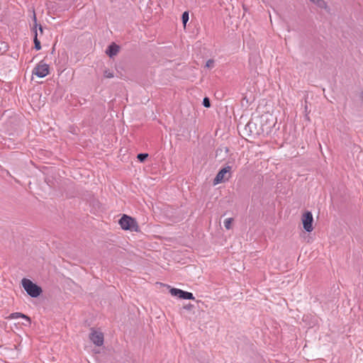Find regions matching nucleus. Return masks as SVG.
<instances>
[{"mask_svg": "<svg viewBox=\"0 0 363 363\" xmlns=\"http://www.w3.org/2000/svg\"><path fill=\"white\" fill-rule=\"evenodd\" d=\"M21 284L27 294L31 297L36 298L42 293V289L37 284H34L28 279L23 278Z\"/></svg>", "mask_w": 363, "mask_h": 363, "instance_id": "f257e3e1", "label": "nucleus"}, {"mask_svg": "<svg viewBox=\"0 0 363 363\" xmlns=\"http://www.w3.org/2000/svg\"><path fill=\"white\" fill-rule=\"evenodd\" d=\"M119 224L122 229L134 232L139 231V227L136 220L130 216L123 215L119 220Z\"/></svg>", "mask_w": 363, "mask_h": 363, "instance_id": "f03ea898", "label": "nucleus"}, {"mask_svg": "<svg viewBox=\"0 0 363 363\" xmlns=\"http://www.w3.org/2000/svg\"><path fill=\"white\" fill-rule=\"evenodd\" d=\"M33 75L43 78L49 74V66L43 61H40L33 69Z\"/></svg>", "mask_w": 363, "mask_h": 363, "instance_id": "7ed1b4c3", "label": "nucleus"}, {"mask_svg": "<svg viewBox=\"0 0 363 363\" xmlns=\"http://www.w3.org/2000/svg\"><path fill=\"white\" fill-rule=\"evenodd\" d=\"M301 221L303 228L306 231L310 233L313 230V218L312 213L310 211H307L302 215Z\"/></svg>", "mask_w": 363, "mask_h": 363, "instance_id": "20e7f679", "label": "nucleus"}, {"mask_svg": "<svg viewBox=\"0 0 363 363\" xmlns=\"http://www.w3.org/2000/svg\"><path fill=\"white\" fill-rule=\"evenodd\" d=\"M172 296H178L182 299L194 300L195 298L192 293L184 291L179 289L172 288L169 291Z\"/></svg>", "mask_w": 363, "mask_h": 363, "instance_id": "39448f33", "label": "nucleus"}, {"mask_svg": "<svg viewBox=\"0 0 363 363\" xmlns=\"http://www.w3.org/2000/svg\"><path fill=\"white\" fill-rule=\"evenodd\" d=\"M89 338L96 346H101L104 344V335L100 331L91 330L89 334Z\"/></svg>", "mask_w": 363, "mask_h": 363, "instance_id": "423d86ee", "label": "nucleus"}, {"mask_svg": "<svg viewBox=\"0 0 363 363\" xmlns=\"http://www.w3.org/2000/svg\"><path fill=\"white\" fill-rule=\"evenodd\" d=\"M230 169L231 167L229 166L220 169L214 179V184H218L224 182L225 180H228V178L225 177V175L230 173Z\"/></svg>", "mask_w": 363, "mask_h": 363, "instance_id": "0eeeda50", "label": "nucleus"}, {"mask_svg": "<svg viewBox=\"0 0 363 363\" xmlns=\"http://www.w3.org/2000/svg\"><path fill=\"white\" fill-rule=\"evenodd\" d=\"M119 52V46L115 43H112L108 46L106 52L110 57H112L118 54Z\"/></svg>", "mask_w": 363, "mask_h": 363, "instance_id": "6e6552de", "label": "nucleus"}, {"mask_svg": "<svg viewBox=\"0 0 363 363\" xmlns=\"http://www.w3.org/2000/svg\"><path fill=\"white\" fill-rule=\"evenodd\" d=\"M18 318H24L28 321V323H30V318L21 313H13L11 314H10L7 318L8 319H16Z\"/></svg>", "mask_w": 363, "mask_h": 363, "instance_id": "1a4fd4ad", "label": "nucleus"}, {"mask_svg": "<svg viewBox=\"0 0 363 363\" xmlns=\"http://www.w3.org/2000/svg\"><path fill=\"white\" fill-rule=\"evenodd\" d=\"M310 1L320 8L326 7V3L324 0H310Z\"/></svg>", "mask_w": 363, "mask_h": 363, "instance_id": "9d476101", "label": "nucleus"}, {"mask_svg": "<svg viewBox=\"0 0 363 363\" xmlns=\"http://www.w3.org/2000/svg\"><path fill=\"white\" fill-rule=\"evenodd\" d=\"M233 219L231 218H227L224 220V225L227 230H230L232 227Z\"/></svg>", "mask_w": 363, "mask_h": 363, "instance_id": "9b49d317", "label": "nucleus"}, {"mask_svg": "<svg viewBox=\"0 0 363 363\" xmlns=\"http://www.w3.org/2000/svg\"><path fill=\"white\" fill-rule=\"evenodd\" d=\"M37 35H38V33H37V31L35 30V38H34L35 48L37 50H39L41 49V45H40V41L38 40Z\"/></svg>", "mask_w": 363, "mask_h": 363, "instance_id": "f8f14e48", "label": "nucleus"}, {"mask_svg": "<svg viewBox=\"0 0 363 363\" xmlns=\"http://www.w3.org/2000/svg\"><path fill=\"white\" fill-rule=\"evenodd\" d=\"M189 21V13L187 11H185L182 14V22L184 24V26L186 27V24Z\"/></svg>", "mask_w": 363, "mask_h": 363, "instance_id": "ddd939ff", "label": "nucleus"}, {"mask_svg": "<svg viewBox=\"0 0 363 363\" xmlns=\"http://www.w3.org/2000/svg\"><path fill=\"white\" fill-rule=\"evenodd\" d=\"M104 76L106 78H113V72L109 69H106L104 72Z\"/></svg>", "mask_w": 363, "mask_h": 363, "instance_id": "4468645a", "label": "nucleus"}, {"mask_svg": "<svg viewBox=\"0 0 363 363\" xmlns=\"http://www.w3.org/2000/svg\"><path fill=\"white\" fill-rule=\"evenodd\" d=\"M148 157V155L147 154H145V153H141V154H138V159L140 161V162H143L147 157Z\"/></svg>", "mask_w": 363, "mask_h": 363, "instance_id": "2eb2a0df", "label": "nucleus"}, {"mask_svg": "<svg viewBox=\"0 0 363 363\" xmlns=\"http://www.w3.org/2000/svg\"><path fill=\"white\" fill-rule=\"evenodd\" d=\"M203 105L206 107V108H208L211 106V104H210V100L207 97H205L203 99Z\"/></svg>", "mask_w": 363, "mask_h": 363, "instance_id": "dca6fc26", "label": "nucleus"}, {"mask_svg": "<svg viewBox=\"0 0 363 363\" xmlns=\"http://www.w3.org/2000/svg\"><path fill=\"white\" fill-rule=\"evenodd\" d=\"M214 65V61L213 60H208L206 63L207 68H212Z\"/></svg>", "mask_w": 363, "mask_h": 363, "instance_id": "f3484780", "label": "nucleus"}, {"mask_svg": "<svg viewBox=\"0 0 363 363\" xmlns=\"http://www.w3.org/2000/svg\"><path fill=\"white\" fill-rule=\"evenodd\" d=\"M193 306L191 304H188L185 306L184 308L186 310H191Z\"/></svg>", "mask_w": 363, "mask_h": 363, "instance_id": "a211bd4d", "label": "nucleus"}, {"mask_svg": "<svg viewBox=\"0 0 363 363\" xmlns=\"http://www.w3.org/2000/svg\"><path fill=\"white\" fill-rule=\"evenodd\" d=\"M33 20L35 22H36V16H35V13H33Z\"/></svg>", "mask_w": 363, "mask_h": 363, "instance_id": "6ab92c4d", "label": "nucleus"}, {"mask_svg": "<svg viewBox=\"0 0 363 363\" xmlns=\"http://www.w3.org/2000/svg\"><path fill=\"white\" fill-rule=\"evenodd\" d=\"M40 30L41 33L43 32V29H42L41 26H40Z\"/></svg>", "mask_w": 363, "mask_h": 363, "instance_id": "aec40b11", "label": "nucleus"}, {"mask_svg": "<svg viewBox=\"0 0 363 363\" xmlns=\"http://www.w3.org/2000/svg\"><path fill=\"white\" fill-rule=\"evenodd\" d=\"M4 49H6L7 45L4 44Z\"/></svg>", "mask_w": 363, "mask_h": 363, "instance_id": "412c9836", "label": "nucleus"}]
</instances>
